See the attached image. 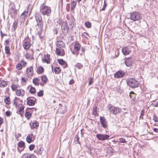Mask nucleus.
I'll list each match as a JSON object with an SVG mask.
<instances>
[{"label":"nucleus","mask_w":158,"mask_h":158,"mask_svg":"<svg viewBox=\"0 0 158 158\" xmlns=\"http://www.w3.org/2000/svg\"><path fill=\"white\" fill-rule=\"evenodd\" d=\"M36 22V26L42 30L43 28V22L41 15L39 13H36L34 15Z\"/></svg>","instance_id":"f257e3e1"},{"label":"nucleus","mask_w":158,"mask_h":158,"mask_svg":"<svg viewBox=\"0 0 158 158\" xmlns=\"http://www.w3.org/2000/svg\"><path fill=\"white\" fill-rule=\"evenodd\" d=\"M127 85L133 88L137 87L139 85V82L134 78H128L127 80Z\"/></svg>","instance_id":"f03ea898"},{"label":"nucleus","mask_w":158,"mask_h":158,"mask_svg":"<svg viewBox=\"0 0 158 158\" xmlns=\"http://www.w3.org/2000/svg\"><path fill=\"white\" fill-rule=\"evenodd\" d=\"M51 8L45 6L44 4L41 5L40 8V12L43 15H50L51 13Z\"/></svg>","instance_id":"7ed1b4c3"},{"label":"nucleus","mask_w":158,"mask_h":158,"mask_svg":"<svg viewBox=\"0 0 158 158\" xmlns=\"http://www.w3.org/2000/svg\"><path fill=\"white\" fill-rule=\"evenodd\" d=\"M108 108L109 112L114 114H116L118 113L121 112L122 111L120 108L115 107L110 104L108 105Z\"/></svg>","instance_id":"20e7f679"},{"label":"nucleus","mask_w":158,"mask_h":158,"mask_svg":"<svg viewBox=\"0 0 158 158\" xmlns=\"http://www.w3.org/2000/svg\"><path fill=\"white\" fill-rule=\"evenodd\" d=\"M130 19L133 21H138L141 19V14L139 12H135L131 13Z\"/></svg>","instance_id":"39448f33"},{"label":"nucleus","mask_w":158,"mask_h":158,"mask_svg":"<svg viewBox=\"0 0 158 158\" xmlns=\"http://www.w3.org/2000/svg\"><path fill=\"white\" fill-rule=\"evenodd\" d=\"M62 31L63 34L65 35L68 33L69 28L68 26L65 22H63L61 27Z\"/></svg>","instance_id":"423d86ee"},{"label":"nucleus","mask_w":158,"mask_h":158,"mask_svg":"<svg viewBox=\"0 0 158 158\" xmlns=\"http://www.w3.org/2000/svg\"><path fill=\"white\" fill-rule=\"evenodd\" d=\"M100 120L101 124L102 127L104 129L107 128L108 126V122L104 116H101L100 117Z\"/></svg>","instance_id":"0eeeda50"},{"label":"nucleus","mask_w":158,"mask_h":158,"mask_svg":"<svg viewBox=\"0 0 158 158\" xmlns=\"http://www.w3.org/2000/svg\"><path fill=\"white\" fill-rule=\"evenodd\" d=\"M96 137L99 140H105L108 139L110 136L106 134H97Z\"/></svg>","instance_id":"6e6552de"},{"label":"nucleus","mask_w":158,"mask_h":158,"mask_svg":"<svg viewBox=\"0 0 158 158\" xmlns=\"http://www.w3.org/2000/svg\"><path fill=\"white\" fill-rule=\"evenodd\" d=\"M126 73L123 71L122 70L118 71L114 74V77L115 78L123 77V76H125Z\"/></svg>","instance_id":"1a4fd4ad"},{"label":"nucleus","mask_w":158,"mask_h":158,"mask_svg":"<svg viewBox=\"0 0 158 158\" xmlns=\"http://www.w3.org/2000/svg\"><path fill=\"white\" fill-rule=\"evenodd\" d=\"M27 76L28 77H31L33 74V68L32 66H30L27 68L26 71Z\"/></svg>","instance_id":"9d476101"},{"label":"nucleus","mask_w":158,"mask_h":158,"mask_svg":"<svg viewBox=\"0 0 158 158\" xmlns=\"http://www.w3.org/2000/svg\"><path fill=\"white\" fill-rule=\"evenodd\" d=\"M50 56L48 54L47 55H44V56L42 58V60L43 62L49 64L50 62Z\"/></svg>","instance_id":"9b49d317"},{"label":"nucleus","mask_w":158,"mask_h":158,"mask_svg":"<svg viewBox=\"0 0 158 158\" xmlns=\"http://www.w3.org/2000/svg\"><path fill=\"white\" fill-rule=\"evenodd\" d=\"M59 106L60 107L59 108V111L60 113L64 114L66 112L67 110L65 105L63 106L61 104H59Z\"/></svg>","instance_id":"f8f14e48"},{"label":"nucleus","mask_w":158,"mask_h":158,"mask_svg":"<svg viewBox=\"0 0 158 158\" xmlns=\"http://www.w3.org/2000/svg\"><path fill=\"white\" fill-rule=\"evenodd\" d=\"M10 13L11 15L14 16L17 14V10L15 5L11 6L10 8Z\"/></svg>","instance_id":"ddd939ff"},{"label":"nucleus","mask_w":158,"mask_h":158,"mask_svg":"<svg viewBox=\"0 0 158 158\" xmlns=\"http://www.w3.org/2000/svg\"><path fill=\"white\" fill-rule=\"evenodd\" d=\"M34 108H27L26 110L25 113V116L27 119H29L31 116V114L29 112V110H31V109H34Z\"/></svg>","instance_id":"4468645a"},{"label":"nucleus","mask_w":158,"mask_h":158,"mask_svg":"<svg viewBox=\"0 0 158 158\" xmlns=\"http://www.w3.org/2000/svg\"><path fill=\"white\" fill-rule=\"evenodd\" d=\"M122 50L123 53L125 55L129 54L131 52L129 49L127 47L123 48L122 49Z\"/></svg>","instance_id":"2eb2a0df"},{"label":"nucleus","mask_w":158,"mask_h":158,"mask_svg":"<svg viewBox=\"0 0 158 158\" xmlns=\"http://www.w3.org/2000/svg\"><path fill=\"white\" fill-rule=\"evenodd\" d=\"M127 66H130L132 64V62L131 58H126L124 61Z\"/></svg>","instance_id":"dca6fc26"},{"label":"nucleus","mask_w":158,"mask_h":158,"mask_svg":"<svg viewBox=\"0 0 158 158\" xmlns=\"http://www.w3.org/2000/svg\"><path fill=\"white\" fill-rule=\"evenodd\" d=\"M56 45L57 48H64V44L63 42L60 41H57L56 43Z\"/></svg>","instance_id":"f3484780"},{"label":"nucleus","mask_w":158,"mask_h":158,"mask_svg":"<svg viewBox=\"0 0 158 158\" xmlns=\"http://www.w3.org/2000/svg\"><path fill=\"white\" fill-rule=\"evenodd\" d=\"M58 62L61 65H64L63 67L64 68H66L67 67L68 65L67 63H66L62 59H59L58 60Z\"/></svg>","instance_id":"a211bd4d"},{"label":"nucleus","mask_w":158,"mask_h":158,"mask_svg":"<svg viewBox=\"0 0 158 158\" xmlns=\"http://www.w3.org/2000/svg\"><path fill=\"white\" fill-rule=\"evenodd\" d=\"M31 46V44L29 42L25 41L23 43V47L24 49H28Z\"/></svg>","instance_id":"6ab92c4d"},{"label":"nucleus","mask_w":158,"mask_h":158,"mask_svg":"<svg viewBox=\"0 0 158 158\" xmlns=\"http://www.w3.org/2000/svg\"><path fill=\"white\" fill-rule=\"evenodd\" d=\"M81 48V44L78 42L76 43L74 45V49L79 52Z\"/></svg>","instance_id":"aec40b11"},{"label":"nucleus","mask_w":158,"mask_h":158,"mask_svg":"<svg viewBox=\"0 0 158 158\" xmlns=\"http://www.w3.org/2000/svg\"><path fill=\"white\" fill-rule=\"evenodd\" d=\"M8 83L7 81L4 80H0V87H5L7 85Z\"/></svg>","instance_id":"412c9836"},{"label":"nucleus","mask_w":158,"mask_h":158,"mask_svg":"<svg viewBox=\"0 0 158 158\" xmlns=\"http://www.w3.org/2000/svg\"><path fill=\"white\" fill-rule=\"evenodd\" d=\"M29 98L27 99V104L29 106H34L35 104V101L33 100L29 99Z\"/></svg>","instance_id":"4be33fe9"},{"label":"nucleus","mask_w":158,"mask_h":158,"mask_svg":"<svg viewBox=\"0 0 158 158\" xmlns=\"http://www.w3.org/2000/svg\"><path fill=\"white\" fill-rule=\"evenodd\" d=\"M44 150L43 148L42 147H40L38 149H37V150H35L34 152H36L38 155H41Z\"/></svg>","instance_id":"5701e85b"},{"label":"nucleus","mask_w":158,"mask_h":158,"mask_svg":"<svg viewBox=\"0 0 158 158\" xmlns=\"http://www.w3.org/2000/svg\"><path fill=\"white\" fill-rule=\"evenodd\" d=\"M76 3H77L76 2L74 1H73L71 2V11H73L75 7V6L76 5Z\"/></svg>","instance_id":"b1692460"},{"label":"nucleus","mask_w":158,"mask_h":158,"mask_svg":"<svg viewBox=\"0 0 158 158\" xmlns=\"http://www.w3.org/2000/svg\"><path fill=\"white\" fill-rule=\"evenodd\" d=\"M5 53L8 56H10L11 53L10 52V48L9 46H6L5 47Z\"/></svg>","instance_id":"393cba45"},{"label":"nucleus","mask_w":158,"mask_h":158,"mask_svg":"<svg viewBox=\"0 0 158 158\" xmlns=\"http://www.w3.org/2000/svg\"><path fill=\"white\" fill-rule=\"evenodd\" d=\"M129 94L132 100H134L135 98L136 94L133 91H131Z\"/></svg>","instance_id":"a878e982"},{"label":"nucleus","mask_w":158,"mask_h":158,"mask_svg":"<svg viewBox=\"0 0 158 158\" xmlns=\"http://www.w3.org/2000/svg\"><path fill=\"white\" fill-rule=\"evenodd\" d=\"M33 126H31V129H33L34 128H36L39 127V125L37 123V122L36 121H35V122L32 123Z\"/></svg>","instance_id":"bb28decb"},{"label":"nucleus","mask_w":158,"mask_h":158,"mask_svg":"<svg viewBox=\"0 0 158 158\" xmlns=\"http://www.w3.org/2000/svg\"><path fill=\"white\" fill-rule=\"evenodd\" d=\"M41 80L43 82L44 84L46 83L47 81L48 80V79L46 76L45 75H43L42 76Z\"/></svg>","instance_id":"cd10ccee"},{"label":"nucleus","mask_w":158,"mask_h":158,"mask_svg":"<svg viewBox=\"0 0 158 158\" xmlns=\"http://www.w3.org/2000/svg\"><path fill=\"white\" fill-rule=\"evenodd\" d=\"M39 79L37 78H35L33 80V83L36 85H39Z\"/></svg>","instance_id":"c85d7f7f"},{"label":"nucleus","mask_w":158,"mask_h":158,"mask_svg":"<svg viewBox=\"0 0 158 158\" xmlns=\"http://www.w3.org/2000/svg\"><path fill=\"white\" fill-rule=\"evenodd\" d=\"M97 107L94 106L93 107V111L92 112V114L96 116H98V114L97 113L96 111Z\"/></svg>","instance_id":"c756f323"},{"label":"nucleus","mask_w":158,"mask_h":158,"mask_svg":"<svg viewBox=\"0 0 158 158\" xmlns=\"http://www.w3.org/2000/svg\"><path fill=\"white\" fill-rule=\"evenodd\" d=\"M4 102L7 105H9L10 103V100L9 97H6L4 99Z\"/></svg>","instance_id":"7c9ffc66"},{"label":"nucleus","mask_w":158,"mask_h":158,"mask_svg":"<svg viewBox=\"0 0 158 158\" xmlns=\"http://www.w3.org/2000/svg\"><path fill=\"white\" fill-rule=\"evenodd\" d=\"M19 86L18 85L15 84H12L11 85V88L12 90L13 91H15L16 90Z\"/></svg>","instance_id":"2f4dec72"},{"label":"nucleus","mask_w":158,"mask_h":158,"mask_svg":"<svg viewBox=\"0 0 158 158\" xmlns=\"http://www.w3.org/2000/svg\"><path fill=\"white\" fill-rule=\"evenodd\" d=\"M26 139L27 141L29 143H30L32 141V137L29 135L27 136Z\"/></svg>","instance_id":"473e14b6"},{"label":"nucleus","mask_w":158,"mask_h":158,"mask_svg":"<svg viewBox=\"0 0 158 158\" xmlns=\"http://www.w3.org/2000/svg\"><path fill=\"white\" fill-rule=\"evenodd\" d=\"M27 158H37L33 154H30L29 153H26Z\"/></svg>","instance_id":"72a5a7b5"},{"label":"nucleus","mask_w":158,"mask_h":158,"mask_svg":"<svg viewBox=\"0 0 158 158\" xmlns=\"http://www.w3.org/2000/svg\"><path fill=\"white\" fill-rule=\"evenodd\" d=\"M18 25V23L16 21L14 22L12 26V30L14 31L16 30Z\"/></svg>","instance_id":"f704fd0d"},{"label":"nucleus","mask_w":158,"mask_h":158,"mask_svg":"<svg viewBox=\"0 0 158 158\" xmlns=\"http://www.w3.org/2000/svg\"><path fill=\"white\" fill-rule=\"evenodd\" d=\"M18 107H19V110H18V111L19 112H21V111H23L24 109V105H23L22 104L21 105H18Z\"/></svg>","instance_id":"c9c22d12"},{"label":"nucleus","mask_w":158,"mask_h":158,"mask_svg":"<svg viewBox=\"0 0 158 158\" xmlns=\"http://www.w3.org/2000/svg\"><path fill=\"white\" fill-rule=\"evenodd\" d=\"M85 27L88 28H90L91 27V23L89 22H85Z\"/></svg>","instance_id":"e433bc0d"},{"label":"nucleus","mask_w":158,"mask_h":158,"mask_svg":"<svg viewBox=\"0 0 158 158\" xmlns=\"http://www.w3.org/2000/svg\"><path fill=\"white\" fill-rule=\"evenodd\" d=\"M26 16V15H24L21 14V15L19 17V19H21V21L23 22L24 21Z\"/></svg>","instance_id":"4c0bfd02"},{"label":"nucleus","mask_w":158,"mask_h":158,"mask_svg":"<svg viewBox=\"0 0 158 158\" xmlns=\"http://www.w3.org/2000/svg\"><path fill=\"white\" fill-rule=\"evenodd\" d=\"M18 146L20 148L25 147V143L23 141H21L19 143Z\"/></svg>","instance_id":"58836bf2"},{"label":"nucleus","mask_w":158,"mask_h":158,"mask_svg":"<svg viewBox=\"0 0 158 158\" xmlns=\"http://www.w3.org/2000/svg\"><path fill=\"white\" fill-rule=\"evenodd\" d=\"M36 92V90L35 88L31 87L30 90V92L32 94H34Z\"/></svg>","instance_id":"ea45409f"},{"label":"nucleus","mask_w":158,"mask_h":158,"mask_svg":"<svg viewBox=\"0 0 158 158\" xmlns=\"http://www.w3.org/2000/svg\"><path fill=\"white\" fill-rule=\"evenodd\" d=\"M60 72V68L56 67L54 69V72L56 74H59Z\"/></svg>","instance_id":"a19ab883"},{"label":"nucleus","mask_w":158,"mask_h":158,"mask_svg":"<svg viewBox=\"0 0 158 158\" xmlns=\"http://www.w3.org/2000/svg\"><path fill=\"white\" fill-rule=\"evenodd\" d=\"M44 71V68L43 67H40L39 68L37 72L38 73H41L43 72Z\"/></svg>","instance_id":"79ce46f5"},{"label":"nucleus","mask_w":158,"mask_h":158,"mask_svg":"<svg viewBox=\"0 0 158 158\" xmlns=\"http://www.w3.org/2000/svg\"><path fill=\"white\" fill-rule=\"evenodd\" d=\"M59 48L57 47L56 48V53L57 55L60 56L61 55V52Z\"/></svg>","instance_id":"37998d69"},{"label":"nucleus","mask_w":158,"mask_h":158,"mask_svg":"<svg viewBox=\"0 0 158 158\" xmlns=\"http://www.w3.org/2000/svg\"><path fill=\"white\" fill-rule=\"evenodd\" d=\"M15 93L18 96H20L21 94V91L20 89H17Z\"/></svg>","instance_id":"c03bdc74"},{"label":"nucleus","mask_w":158,"mask_h":158,"mask_svg":"<svg viewBox=\"0 0 158 158\" xmlns=\"http://www.w3.org/2000/svg\"><path fill=\"white\" fill-rule=\"evenodd\" d=\"M25 56L27 59H31L33 58L32 56L28 53H26Z\"/></svg>","instance_id":"a18cd8bd"},{"label":"nucleus","mask_w":158,"mask_h":158,"mask_svg":"<svg viewBox=\"0 0 158 158\" xmlns=\"http://www.w3.org/2000/svg\"><path fill=\"white\" fill-rule=\"evenodd\" d=\"M22 66L21 64L18 63L16 65V68L18 70H20L22 69Z\"/></svg>","instance_id":"49530a36"},{"label":"nucleus","mask_w":158,"mask_h":158,"mask_svg":"<svg viewBox=\"0 0 158 158\" xmlns=\"http://www.w3.org/2000/svg\"><path fill=\"white\" fill-rule=\"evenodd\" d=\"M76 67H77L78 69H80L82 68L83 65L81 64L78 63L77 64Z\"/></svg>","instance_id":"de8ad7c7"},{"label":"nucleus","mask_w":158,"mask_h":158,"mask_svg":"<svg viewBox=\"0 0 158 158\" xmlns=\"http://www.w3.org/2000/svg\"><path fill=\"white\" fill-rule=\"evenodd\" d=\"M71 51L73 54L76 55L77 56L79 52L77 51H76L75 50H71Z\"/></svg>","instance_id":"09e8293b"},{"label":"nucleus","mask_w":158,"mask_h":158,"mask_svg":"<svg viewBox=\"0 0 158 158\" xmlns=\"http://www.w3.org/2000/svg\"><path fill=\"white\" fill-rule=\"evenodd\" d=\"M119 139V141L120 143H126L127 141L123 138H120Z\"/></svg>","instance_id":"8fccbe9b"},{"label":"nucleus","mask_w":158,"mask_h":158,"mask_svg":"<svg viewBox=\"0 0 158 158\" xmlns=\"http://www.w3.org/2000/svg\"><path fill=\"white\" fill-rule=\"evenodd\" d=\"M79 138L78 137L77 135H76L74 138L75 141L76 142V141L77 142V143H80L79 142Z\"/></svg>","instance_id":"3c124183"},{"label":"nucleus","mask_w":158,"mask_h":158,"mask_svg":"<svg viewBox=\"0 0 158 158\" xmlns=\"http://www.w3.org/2000/svg\"><path fill=\"white\" fill-rule=\"evenodd\" d=\"M43 91H42V90H40L39 92L38 93L37 95L39 97L42 96L43 95Z\"/></svg>","instance_id":"603ef678"},{"label":"nucleus","mask_w":158,"mask_h":158,"mask_svg":"<svg viewBox=\"0 0 158 158\" xmlns=\"http://www.w3.org/2000/svg\"><path fill=\"white\" fill-rule=\"evenodd\" d=\"M35 147V145L34 144H31L29 146V149L30 151L33 150Z\"/></svg>","instance_id":"864d4df0"},{"label":"nucleus","mask_w":158,"mask_h":158,"mask_svg":"<svg viewBox=\"0 0 158 158\" xmlns=\"http://www.w3.org/2000/svg\"><path fill=\"white\" fill-rule=\"evenodd\" d=\"M16 99H19V98H15L14 100V105L16 106H17L18 103L16 102Z\"/></svg>","instance_id":"5fc2aeb1"},{"label":"nucleus","mask_w":158,"mask_h":158,"mask_svg":"<svg viewBox=\"0 0 158 158\" xmlns=\"http://www.w3.org/2000/svg\"><path fill=\"white\" fill-rule=\"evenodd\" d=\"M53 31L54 33L56 35L58 33V29L57 28H55L53 30Z\"/></svg>","instance_id":"6e6d98bb"},{"label":"nucleus","mask_w":158,"mask_h":158,"mask_svg":"<svg viewBox=\"0 0 158 158\" xmlns=\"http://www.w3.org/2000/svg\"><path fill=\"white\" fill-rule=\"evenodd\" d=\"M106 6H107V4L106 3L105 0L104 2V5H103V7H102V9L101 10H104Z\"/></svg>","instance_id":"4d7b16f0"},{"label":"nucleus","mask_w":158,"mask_h":158,"mask_svg":"<svg viewBox=\"0 0 158 158\" xmlns=\"http://www.w3.org/2000/svg\"><path fill=\"white\" fill-rule=\"evenodd\" d=\"M153 120L155 122H158L157 117L156 115L153 116Z\"/></svg>","instance_id":"13d9d810"},{"label":"nucleus","mask_w":158,"mask_h":158,"mask_svg":"<svg viewBox=\"0 0 158 158\" xmlns=\"http://www.w3.org/2000/svg\"><path fill=\"white\" fill-rule=\"evenodd\" d=\"M43 31V29L41 30H40V31H39L38 32H37V34L39 36V37L41 38V34L42 33Z\"/></svg>","instance_id":"bf43d9fd"},{"label":"nucleus","mask_w":158,"mask_h":158,"mask_svg":"<svg viewBox=\"0 0 158 158\" xmlns=\"http://www.w3.org/2000/svg\"><path fill=\"white\" fill-rule=\"evenodd\" d=\"M6 114L8 117L10 116L11 115L10 111H6Z\"/></svg>","instance_id":"052dcab7"},{"label":"nucleus","mask_w":158,"mask_h":158,"mask_svg":"<svg viewBox=\"0 0 158 158\" xmlns=\"http://www.w3.org/2000/svg\"><path fill=\"white\" fill-rule=\"evenodd\" d=\"M145 114V110L143 109L141 111L140 115L141 116H143Z\"/></svg>","instance_id":"680f3d73"},{"label":"nucleus","mask_w":158,"mask_h":158,"mask_svg":"<svg viewBox=\"0 0 158 158\" xmlns=\"http://www.w3.org/2000/svg\"><path fill=\"white\" fill-rule=\"evenodd\" d=\"M27 80H28V79L27 78H25L24 77H22L21 78L22 81L24 82H26L27 81Z\"/></svg>","instance_id":"e2e57ef3"},{"label":"nucleus","mask_w":158,"mask_h":158,"mask_svg":"<svg viewBox=\"0 0 158 158\" xmlns=\"http://www.w3.org/2000/svg\"><path fill=\"white\" fill-rule=\"evenodd\" d=\"M93 82V78H90L89 80V85H90Z\"/></svg>","instance_id":"0e129e2a"},{"label":"nucleus","mask_w":158,"mask_h":158,"mask_svg":"<svg viewBox=\"0 0 158 158\" xmlns=\"http://www.w3.org/2000/svg\"><path fill=\"white\" fill-rule=\"evenodd\" d=\"M28 11L25 10L22 14L23 15H26V16L28 15Z\"/></svg>","instance_id":"69168bd1"},{"label":"nucleus","mask_w":158,"mask_h":158,"mask_svg":"<svg viewBox=\"0 0 158 158\" xmlns=\"http://www.w3.org/2000/svg\"><path fill=\"white\" fill-rule=\"evenodd\" d=\"M74 82V81L73 79H71L70 80L69 82V85H72L73 84Z\"/></svg>","instance_id":"338daca9"},{"label":"nucleus","mask_w":158,"mask_h":158,"mask_svg":"<svg viewBox=\"0 0 158 158\" xmlns=\"http://www.w3.org/2000/svg\"><path fill=\"white\" fill-rule=\"evenodd\" d=\"M9 40H6L5 41V43L6 45H8L9 44Z\"/></svg>","instance_id":"774afa93"}]
</instances>
